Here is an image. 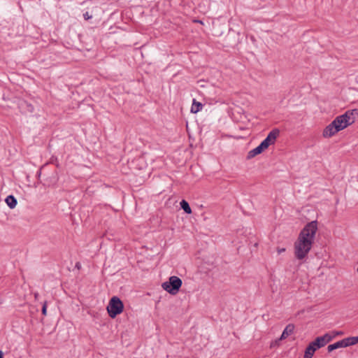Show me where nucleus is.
Segmentation results:
<instances>
[{
  "mask_svg": "<svg viewBox=\"0 0 358 358\" xmlns=\"http://www.w3.org/2000/svg\"><path fill=\"white\" fill-rule=\"evenodd\" d=\"M317 230V222L308 223L299 234L294 243V255L296 259H303L310 250Z\"/></svg>",
  "mask_w": 358,
  "mask_h": 358,
  "instance_id": "obj_1",
  "label": "nucleus"
},
{
  "mask_svg": "<svg viewBox=\"0 0 358 358\" xmlns=\"http://www.w3.org/2000/svg\"><path fill=\"white\" fill-rule=\"evenodd\" d=\"M106 309L108 315L111 318H115L117 315L122 313L124 310V304L120 298L117 296H113L110 299Z\"/></svg>",
  "mask_w": 358,
  "mask_h": 358,
  "instance_id": "obj_2",
  "label": "nucleus"
},
{
  "mask_svg": "<svg viewBox=\"0 0 358 358\" xmlns=\"http://www.w3.org/2000/svg\"><path fill=\"white\" fill-rule=\"evenodd\" d=\"M182 283V282L180 278L173 275L170 277L168 281L163 282L162 286L169 294L175 295L178 292Z\"/></svg>",
  "mask_w": 358,
  "mask_h": 358,
  "instance_id": "obj_3",
  "label": "nucleus"
},
{
  "mask_svg": "<svg viewBox=\"0 0 358 358\" xmlns=\"http://www.w3.org/2000/svg\"><path fill=\"white\" fill-rule=\"evenodd\" d=\"M358 343V336H350L348 338H345L336 343L329 345L327 347V350L329 352H332L334 350L341 348H347L348 346L354 345Z\"/></svg>",
  "mask_w": 358,
  "mask_h": 358,
  "instance_id": "obj_4",
  "label": "nucleus"
},
{
  "mask_svg": "<svg viewBox=\"0 0 358 358\" xmlns=\"http://www.w3.org/2000/svg\"><path fill=\"white\" fill-rule=\"evenodd\" d=\"M349 114H350L349 112H345L344 114L336 117L331 122L339 131L350 125V122L349 120V117H348V115Z\"/></svg>",
  "mask_w": 358,
  "mask_h": 358,
  "instance_id": "obj_5",
  "label": "nucleus"
},
{
  "mask_svg": "<svg viewBox=\"0 0 358 358\" xmlns=\"http://www.w3.org/2000/svg\"><path fill=\"white\" fill-rule=\"evenodd\" d=\"M324 347L322 343L316 338L313 342L310 343L306 347L303 358H312L317 349Z\"/></svg>",
  "mask_w": 358,
  "mask_h": 358,
  "instance_id": "obj_6",
  "label": "nucleus"
},
{
  "mask_svg": "<svg viewBox=\"0 0 358 358\" xmlns=\"http://www.w3.org/2000/svg\"><path fill=\"white\" fill-rule=\"evenodd\" d=\"M280 131L278 129L271 130L266 138L260 143L265 149H267L269 145L274 144L277 137L279 136Z\"/></svg>",
  "mask_w": 358,
  "mask_h": 358,
  "instance_id": "obj_7",
  "label": "nucleus"
},
{
  "mask_svg": "<svg viewBox=\"0 0 358 358\" xmlns=\"http://www.w3.org/2000/svg\"><path fill=\"white\" fill-rule=\"evenodd\" d=\"M339 131L337 130L336 127L332 122L327 125L323 130V136L324 138H330L338 133Z\"/></svg>",
  "mask_w": 358,
  "mask_h": 358,
  "instance_id": "obj_8",
  "label": "nucleus"
},
{
  "mask_svg": "<svg viewBox=\"0 0 358 358\" xmlns=\"http://www.w3.org/2000/svg\"><path fill=\"white\" fill-rule=\"evenodd\" d=\"M294 325L293 324H289L286 326L285 329L283 330L280 338L278 340L275 341V343L277 344L280 341L285 339L289 335L292 334L294 330Z\"/></svg>",
  "mask_w": 358,
  "mask_h": 358,
  "instance_id": "obj_9",
  "label": "nucleus"
},
{
  "mask_svg": "<svg viewBox=\"0 0 358 358\" xmlns=\"http://www.w3.org/2000/svg\"><path fill=\"white\" fill-rule=\"evenodd\" d=\"M264 150H266L263 145L259 144L257 147L248 152L247 159H250L255 157L256 155L261 154Z\"/></svg>",
  "mask_w": 358,
  "mask_h": 358,
  "instance_id": "obj_10",
  "label": "nucleus"
},
{
  "mask_svg": "<svg viewBox=\"0 0 358 358\" xmlns=\"http://www.w3.org/2000/svg\"><path fill=\"white\" fill-rule=\"evenodd\" d=\"M317 338L322 343V344L325 346L327 343L331 341V340L334 338V335H331L330 334L327 333L324 335L318 336Z\"/></svg>",
  "mask_w": 358,
  "mask_h": 358,
  "instance_id": "obj_11",
  "label": "nucleus"
},
{
  "mask_svg": "<svg viewBox=\"0 0 358 358\" xmlns=\"http://www.w3.org/2000/svg\"><path fill=\"white\" fill-rule=\"evenodd\" d=\"M5 201L6 203V204L10 208H14L16 205H17V199L15 198L14 196L13 195H9L8 196L6 199H5Z\"/></svg>",
  "mask_w": 358,
  "mask_h": 358,
  "instance_id": "obj_12",
  "label": "nucleus"
},
{
  "mask_svg": "<svg viewBox=\"0 0 358 358\" xmlns=\"http://www.w3.org/2000/svg\"><path fill=\"white\" fill-rule=\"evenodd\" d=\"M203 108L202 103L200 102H197L195 99H193V103L191 107V112L193 113H196L200 111Z\"/></svg>",
  "mask_w": 358,
  "mask_h": 358,
  "instance_id": "obj_13",
  "label": "nucleus"
},
{
  "mask_svg": "<svg viewBox=\"0 0 358 358\" xmlns=\"http://www.w3.org/2000/svg\"><path fill=\"white\" fill-rule=\"evenodd\" d=\"M346 112H349L350 113V114L348 115V117H349L350 124H353L355 121L356 117L358 116V110L357 109L349 110H347Z\"/></svg>",
  "mask_w": 358,
  "mask_h": 358,
  "instance_id": "obj_14",
  "label": "nucleus"
},
{
  "mask_svg": "<svg viewBox=\"0 0 358 358\" xmlns=\"http://www.w3.org/2000/svg\"><path fill=\"white\" fill-rule=\"evenodd\" d=\"M180 207L181 208L187 213V214H191L192 213V209L188 203V202L185 200H182L180 201Z\"/></svg>",
  "mask_w": 358,
  "mask_h": 358,
  "instance_id": "obj_15",
  "label": "nucleus"
},
{
  "mask_svg": "<svg viewBox=\"0 0 358 358\" xmlns=\"http://www.w3.org/2000/svg\"><path fill=\"white\" fill-rule=\"evenodd\" d=\"M42 314L45 316L47 315V302L45 301L42 306Z\"/></svg>",
  "mask_w": 358,
  "mask_h": 358,
  "instance_id": "obj_16",
  "label": "nucleus"
},
{
  "mask_svg": "<svg viewBox=\"0 0 358 358\" xmlns=\"http://www.w3.org/2000/svg\"><path fill=\"white\" fill-rule=\"evenodd\" d=\"M83 17L85 20H88L92 18V15H90L88 12L84 13Z\"/></svg>",
  "mask_w": 358,
  "mask_h": 358,
  "instance_id": "obj_17",
  "label": "nucleus"
},
{
  "mask_svg": "<svg viewBox=\"0 0 358 358\" xmlns=\"http://www.w3.org/2000/svg\"><path fill=\"white\" fill-rule=\"evenodd\" d=\"M343 331H332V335H334V337L336 336H341V335H343Z\"/></svg>",
  "mask_w": 358,
  "mask_h": 358,
  "instance_id": "obj_18",
  "label": "nucleus"
},
{
  "mask_svg": "<svg viewBox=\"0 0 358 358\" xmlns=\"http://www.w3.org/2000/svg\"><path fill=\"white\" fill-rule=\"evenodd\" d=\"M277 250H278V254H281L282 252L285 251V248H278Z\"/></svg>",
  "mask_w": 358,
  "mask_h": 358,
  "instance_id": "obj_19",
  "label": "nucleus"
},
{
  "mask_svg": "<svg viewBox=\"0 0 358 358\" xmlns=\"http://www.w3.org/2000/svg\"><path fill=\"white\" fill-rule=\"evenodd\" d=\"M76 268H78V270L81 268V264L80 262H77L76 264Z\"/></svg>",
  "mask_w": 358,
  "mask_h": 358,
  "instance_id": "obj_20",
  "label": "nucleus"
},
{
  "mask_svg": "<svg viewBox=\"0 0 358 358\" xmlns=\"http://www.w3.org/2000/svg\"><path fill=\"white\" fill-rule=\"evenodd\" d=\"M193 22H194L200 23V24H203V22L201 20H194Z\"/></svg>",
  "mask_w": 358,
  "mask_h": 358,
  "instance_id": "obj_21",
  "label": "nucleus"
},
{
  "mask_svg": "<svg viewBox=\"0 0 358 358\" xmlns=\"http://www.w3.org/2000/svg\"><path fill=\"white\" fill-rule=\"evenodd\" d=\"M3 354L2 351L0 350V358H3Z\"/></svg>",
  "mask_w": 358,
  "mask_h": 358,
  "instance_id": "obj_22",
  "label": "nucleus"
},
{
  "mask_svg": "<svg viewBox=\"0 0 358 358\" xmlns=\"http://www.w3.org/2000/svg\"><path fill=\"white\" fill-rule=\"evenodd\" d=\"M41 176V170H40V171L38 172V178H40Z\"/></svg>",
  "mask_w": 358,
  "mask_h": 358,
  "instance_id": "obj_23",
  "label": "nucleus"
},
{
  "mask_svg": "<svg viewBox=\"0 0 358 358\" xmlns=\"http://www.w3.org/2000/svg\"><path fill=\"white\" fill-rule=\"evenodd\" d=\"M90 187H87V188L86 189V192H87V193H88V192H90Z\"/></svg>",
  "mask_w": 358,
  "mask_h": 358,
  "instance_id": "obj_24",
  "label": "nucleus"
},
{
  "mask_svg": "<svg viewBox=\"0 0 358 358\" xmlns=\"http://www.w3.org/2000/svg\"><path fill=\"white\" fill-rule=\"evenodd\" d=\"M357 271H358V268H357Z\"/></svg>",
  "mask_w": 358,
  "mask_h": 358,
  "instance_id": "obj_25",
  "label": "nucleus"
}]
</instances>
